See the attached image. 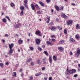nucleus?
<instances>
[{
	"instance_id": "nucleus-16",
	"label": "nucleus",
	"mask_w": 80,
	"mask_h": 80,
	"mask_svg": "<svg viewBox=\"0 0 80 80\" xmlns=\"http://www.w3.org/2000/svg\"><path fill=\"white\" fill-rule=\"evenodd\" d=\"M69 41L71 42H75V40L73 38H70Z\"/></svg>"
},
{
	"instance_id": "nucleus-56",
	"label": "nucleus",
	"mask_w": 80,
	"mask_h": 80,
	"mask_svg": "<svg viewBox=\"0 0 80 80\" xmlns=\"http://www.w3.org/2000/svg\"><path fill=\"white\" fill-rule=\"evenodd\" d=\"M15 67H18V64H17L16 65H15Z\"/></svg>"
},
{
	"instance_id": "nucleus-58",
	"label": "nucleus",
	"mask_w": 80,
	"mask_h": 80,
	"mask_svg": "<svg viewBox=\"0 0 80 80\" xmlns=\"http://www.w3.org/2000/svg\"><path fill=\"white\" fill-rule=\"evenodd\" d=\"M57 27L58 29H59V30H60V26H57Z\"/></svg>"
},
{
	"instance_id": "nucleus-31",
	"label": "nucleus",
	"mask_w": 80,
	"mask_h": 80,
	"mask_svg": "<svg viewBox=\"0 0 80 80\" xmlns=\"http://www.w3.org/2000/svg\"><path fill=\"white\" fill-rule=\"evenodd\" d=\"M24 3L25 4H27V3H28V1L27 0H25Z\"/></svg>"
},
{
	"instance_id": "nucleus-35",
	"label": "nucleus",
	"mask_w": 80,
	"mask_h": 80,
	"mask_svg": "<svg viewBox=\"0 0 80 80\" xmlns=\"http://www.w3.org/2000/svg\"><path fill=\"white\" fill-rule=\"evenodd\" d=\"M11 6L12 7H13L14 6V4L12 2L11 3Z\"/></svg>"
},
{
	"instance_id": "nucleus-50",
	"label": "nucleus",
	"mask_w": 80,
	"mask_h": 80,
	"mask_svg": "<svg viewBox=\"0 0 80 80\" xmlns=\"http://www.w3.org/2000/svg\"><path fill=\"white\" fill-rule=\"evenodd\" d=\"M78 76L77 74H76L74 75V77H77Z\"/></svg>"
},
{
	"instance_id": "nucleus-41",
	"label": "nucleus",
	"mask_w": 80,
	"mask_h": 80,
	"mask_svg": "<svg viewBox=\"0 0 80 80\" xmlns=\"http://www.w3.org/2000/svg\"><path fill=\"white\" fill-rule=\"evenodd\" d=\"M13 76H14V77H15V76H16V72H14L13 73Z\"/></svg>"
},
{
	"instance_id": "nucleus-28",
	"label": "nucleus",
	"mask_w": 80,
	"mask_h": 80,
	"mask_svg": "<svg viewBox=\"0 0 80 80\" xmlns=\"http://www.w3.org/2000/svg\"><path fill=\"white\" fill-rule=\"evenodd\" d=\"M64 33L65 35H66L67 34V30H66V29L64 30Z\"/></svg>"
},
{
	"instance_id": "nucleus-21",
	"label": "nucleus",
	"mask_w": 80,
	"mask_h": 80,
	"mask_svg": "<svg viewBox=\"0 0 80 80\" xmlns=\"http://www.w3.org/2000/svg\"><path fill=\"white\" fill-rule=\"evenodd\" d=\"M59 44H61L62 43H64V40H62L60 41L58 43Z\"/></svg>"
},
{
	"instance_id": "nucleus-1",
	"label": "nucleus",
	"mask_w": 80,
	"mask_h": 80,
	"mask_svg": "<svg viewBox=\"0 0 80 80\" xmlns=\"http://www.w3.org/2000/svg\"><path fill=\"white\" fill-rule=\"evenodd\" d=\"M9 48L10 50L9 51V55H11L13 53V49L12 48L13 47V43H12L11 44L9 45Z\"/></svg>"
},
{
	"instance_id": "nucleus-2",
	"label": "nucleus",
	"mask_w": 80,
	"mask_h": 80,
	"mask_svg": "<svg viewBox=\"0 0 80 80\" xmlns=\"http://www.w3.org/2000/svg\"><path fill=\"white\" fill-rule=\"evenodd\" d=\"M76 72V70L75 69H72V70H70L69 71V73L70 74H73V73H75Z\"/></svg>"
},
{
	"instance_id": "nucleus-11",
	"label": "nucleus",
	"mask_w": 80,
	"mask_h": 80,
	"mask_svg": "<svg viewBox=\"0 0 80 80\" xmlns=\"http://www.w3.org/2000/svg\"><path fill=\"white\" fill-rule=\"evenodd\" d=\"M49 62L50 63H52V57H51L50 55L49 56Z\"/></svg>"
},
{
	"instance_id": "nucleus-36",
	"label": "nucleus",
	"mask_w": 80,
	"mask_h": 80,
	"mask_svg": "<svg viewBox=\"0 0 80 80\" xmlns=\"http://www.w3.org/2000/svg\"><path fill=\"white\" fill-rule=\"evenodd\" d=\"M63 9V6H62L60 8V10H62Z\"/></svg>"
},
{
	"instance_id": "nucleus-14",
	"label": "nucleus",
	"mask_w": 80,
	"mask_h": 80,
	"mask_svg": "<svg viewBox=\"0 0 80 80\" xmlns=\"http://www.w3.org/2000/svg\"><path fill=\"white\" fill-rule=\"evenodd\" d=\"M58 50H59V51L63 52V48L62 47H59L58 48Z\"/></svg>"
},
{
	"instance_id": "nucleus-24",
	"label": "nucleus",
	"mask_w": 80,
	"mask_h": 80,
	"mask_svg": "<svg viewBox=\"0 0 80 80\" xmlns=\"http://www.w3.org/2000/svg\"><path fill=\"white\" fill-rule=\"evenodd\" d=\"M80 26L78 24H77L76 26V28L78 30V29H80Z\"/></svg>"
},
{
	"instance_id": "nucleus-51",
	"label": "nucleus",
	"mask_w": 80,
	"mask_h": 80,
	"mask_svg": "<svg viewBox=\"0 0 80 80\" xmlns=\"http://www.w3.org/2000/svg\"><path fill=\"white\" fill-rule=\"evenodd\" d=\"M19 26L18 25H16V28H19Z\"/></svg>"
},
{
	"instance_id": "nucleus-15",
	"label": "nucleus",
	"mask_w": 80,
	"mask_h": 80,
	"mask_svg": "<svg viewBox=\"0 0 80 80\" xmlns=\"http://www.w3.org/2000/svg\"><path fill=\"white\" fill-rule=\"evenodd\" d=\"M31 7L33 10H35V6L33 4H31Z\"/></svg>"
},
{
	"instance_id": "nucleus-27",
	"label": "nucleus",
	"mask_w": 80,
	"mask_h": 80,
	"mask_svg": "<svg viewBox=\"0 0 80 80\" xmlns=\"http://www.w3.org/2000/svg\"><path fill=\"white\" fill-rule=\"evenodd\" d=\"M37 63L38 64L40 65L41 63L40 61L39 60H37Z\"/></svg>"
},
{
	"instance_id": "nucleus-46",
	"label": "nucleus",
	"mask_w": 80,
	"mask_h": 80,
	"mask_svg": "<svg viewBox=\"0 0 80 80\" xmlns=\"http://www.w3.org/2000/svg\"><path fill=\"white\" fill-rule=\"evenodd\" d=\"M52 42H55V39H52Z\"/></svg>"
},
{
	"instance_id": "nucleus-19",
	"label": "nucleus",
	"mask_w": 80,
	"mask_h": 80,
	"mask_svg": "<svg viewBox=\"0 0 80 80\" xmlns=\"http://www.w3.org/2000/svg\"><path fill=\"white\" fill-rule=\"evenodd\" d=\"M35 8H36V9H37V10H39L40 9V8H39V7L38 6V5L37 4H36L35 5Z\"/></svg>"
},
{
	"instance_id": "nucleus-30",
	"label": "nucleus",
	"mask_w": 80,
	"mask_h": 80,
	"mask_svg": "<svg viewBox=\"0 0 80 80\" xmlns=\"http://www.w3.org/2000/svg\"><path fill=\"white\" fill-rule=\"evenodd\" d=\"M24 5L25 6L26 8H27V9H28V10L29 8H28V5L24 4Z\"/></svg>"
},
{
	"instance_id": "nucleus-5",
	"label": "nucleus",
	"mask_w": 80,
	"mask_h": 80,
	"mask_svg": "<svg viewBox=\"0 0 80 80\" xmlns=\"http://www.w3.org/2000/svg\"><path fill=\"white\" fill-rule=\"evenodd\" d=\"M46 43L48 45H51V46H52V45H54V44H53V43L49 41H47L46 42Z\"/></svg>"
},
{
	"instance_id": "nucleus-9",
	"label": "nucleus",
	"mask_w": 80,
	"mask_h": 80,
	"mask_svg": "<svg viewBox=\"0 0 80 80\" xmlns=\"http://www.w3.org/2000/svg\"><path fill=\"white\" fill-rule=\"evenodd\" d=\"M40 39H37L36 40V43H37L38 45V44H40Z\"/></svg>"
},
{
	"instance_id": "nucleus-48",
	"label": "nucleus",
	"mask_w": 80,
	"mask_h": 80,
	"mask_svg": "<svg viewBox=\"0 0 80 80\" xmlns=\"http://www.w3.org/2000/svg\"><path fill=\"white\" fill-rule=\"evenodd\" d=\"M69 54L71 55H73V53H72V52H69Z\"/></svg>"
},
{
	"instance_id": "nucleus-18",
	"label": "nucleus",
	"mask_w": 80,
	"mask_h": 80,
	"mask_svg": "<svg viewBox=\"0 0 80 80\" xmlns=\"http://www.w3.org/2000/svg\"><path fill=\"white\" fill-rule=\"evenodd\" d=\"M55 8L57 11H59V10H60V9L59 8V7L57 6H55Z\"/></svg>"
},
{
	"instance_id": "nucleus-54",
	"label": "nucleus",
	"mask_w": 80,
	"mask_h": 80,
	"mask_svg": "<svg viewBox=\"0 0 80 80\" xmlns=\"http://www.w3.org/2000/svg\"><path fill=\"white\" fill-rule=\"evenodd\" d=\"M45 67L42 68V70H45Z\"/></svg>"
},
{
	"instance_id": "nucleus-39",
	"label": "nucleus",
	"mask_w": 80,
	"mask_h": 80,
	"mask_svg": "<svg viewBox=\"0 0 80 80\" xmlns=\"http://www.w3.org/2000/svg\"><path fill=\"white\" fill-rule=\"evenodd\" d=\"M65 74L66 75H68V72L66 71Z\"/></svg>"
},
{
	"instance_id": "nucleus-3",
	"label": "nucleus",
	"mask_w": 80,
	"mask_h": 80,
	"mask_svg": "<svg viewBox=\"0 0 80 80\" xmlns=\"http://www.w3.org/2000/svg\"><path fill=\"white\" fill-rule=\"evenodd\" d=\"M72 23H73V21L72 20H69L67 21V25L68 26L72 24Z\"/></svg>"
},
{
	"instance_id": "nucleus-52",
	"label": "nucleus",
	"mask_w": 80,
	"mask_h": 80,
	"mask_svg": "<svg viewBox=\"0 0 80 80\" xmlns=\"http://www.w3.org/2000/svg\"><path fill=\"white\" fill-rule=\"evenodd\" d=\"M5 36L6 37H8V36H9V35L7 34H6L5 35Z\"/></svg>"
},
{
	"instance_id": "nucleus-10",
	"label": "nucleus",
	"mask_w": 80,
	"mask_h": 80,
	"mask_svg": "<svg viewBox=\"0 0 80 80\" xmlns=\"http://www.w3.org/2000/svg\"><path fill=\"white\" fill-rule=\"evenodd\" d=\"M50 16H47V23H49V22H50Z\"/></svg>"
},
{
	"instance_id": "nucleus-43",
	"label": "nucleus",
	"mask_w": 80,
	"mask_h": 80,
	"mask_svg": "<svg viewBox=\"0 0 80 80\" xmlns=\"http://www.w3.org/2000/svg\"><path fill=\"white\" fill-rule=\"evenodd\" d=\"M30 48L31 50H32V51L33 50V47H30Z\"/></svg>"
},
{
	"instance_id": "nucleus-62",
	"label": "nucleus",
	"mask_w": 80,
	"mask_h": 80,
	"mask_svg": "<svg viewBox=\"0 0 80 80\" xmlns=\"http://www.w3.org/2000/svg\"><path fill=\"white\" fill-rule=\"evenodd\" d=\"M44 80H47V78H44Z\"/></svg>"
},
{
	"instance_id": "nucleus-13",
	"label": "nucleus",
	"mask_w": 80,
	"mask_h": 80,
	"mask_svg": "<svg viewBox=\"0 0 80 80\" xmlns=\"http://www.w3.org/2000/svg\"><path fill=\"white\" fill-rule=\"evenodd\" d=\"M39 3L42 7H44L45 6V4H44V3L41 1H40L39 2Z\"/></svg>"
},
{
	"instance_id": "nucleus-60",
	"label": "nucleus",
	"mask_w": 80,
	"mask_h": 80,
	"mask_svg": "<svg viewBox=\"0 0 80 80\" xmlns=\"http://www.w3.org/2000/svg\"><path fill=\"white\" fill-rule=\"evenodd\" d=\"M72 5H73V6H75V3H73L72 4Z\"/></svg>"
},
{
	"instance_id": "nucleus-63",
	"label": "nucleus",
	"mask_w": 80,
	"mask_h": 80,
	"mask_svg": "<svg viewBox=\"0 0 80 80\" xmlns=\"http://www.w3.org/2000/svg\"><path fill=\"white\" fill-rule=\"evenodd\" d=\"M67 72H69V70H68V67H67V70L66 71Z\"/></svg>"
},
{
	"instance_id": "nucleus-20",
	"label": "nucleus",
	"mask_w": 80,
	"mask_h": 80,
	"mask_svg": "<svg viewBox=\"0 0 80 80\" xmlns=\"http://www.w3.org/2000/svg\"><path fill=\"white\" fill-rule=\"evenodd\" d=\"M32 59L31 58H29L27 61L26 63H28V62H31V61H32Z\"/></svg>"
},
{
	"instance_id": "nucleus-42",
	"label": "nucleus",
	"mask_w": 80,
	"mask_h": 80,
	"mask_svg": "<svg viewBox=\"0 0 80 80\" xmlns=\"http://www.w3.org/2000/svg\"><path fill=\"white\" fill-rule=\"evenodd\" d=\"M37 13H38V14H41L42 13H41V12H40V11H38L37 12Z\"/></svg>"
},
{
	"instance_id": "nucleus-64",
	"label": "nucleus",
	"mask_w": 80,
	"mask_h": 80,
	"mask_svg": "<svg viewBox=\"0 0 80 80\" xmlns=\"http://www.w3.org/2000/svg\"><path fill=\"white\" fill-rule=\"evenodd\" d=\"M22 71V69H20L19 71V72H21Z\"/></svg>"
},
{
	"instance_id": "nucleus-49",
	"label": "nucleus",
	"mask_w": 80,
	"mask_h": 80,
	"mask_svg": "<svg viewBox=\"0 0 80 80\" xmlns=\"http://www.w3.org/2000/svg\"><path fill=\"white\" fill-rule=\"evenodd\" d=\"M75 38H79V36H77V35L76 36H75Z\"/></svg>"
},
{
	"instance_id": "nucleus-38",
	"label": "nucleus",
	"mask_w": 80,
	"mask_h": 80,
	"mask_svg": "<svg viewBox=\"0 0 80 80\" xmlns=\"http://www.w3.org/2000/svg\"><path fill=\"white\" fill-rule=\"evenodd\" d=\"M50 25H53V22H51V23L49 24Z\"/></svg>"
},
{
	"instance_id": "nucleus-12",
	"label": "nucleus",
	"mask_w": 80,
	"mask_h": 80,
	"mask_svg": "<svg viewBox=\"0 0 80 80\" xmlns=\"http://www.w3.org/2000/svg\"><path fill=\"white\" fill-rule=\"evenodd\" d=\"M40 75H42V72H38V73H36L35 74V76H36V77H37L38 76H40Z\"/></svg>"
},
{
	"instance_id": "nucleus-23",
	"label": "nucleus",
	"mask_w": 80,
	"mask_h": 80,
	"mask_svg": "<svg viewBox=\"0 0 80 80\" xmlns=\"http://www.w3.org/2000/svg\"><path fill=\"white\" fill-rule=\"evenodd\" d=\"M53 58L54 60H57V57H56L55 56H53Z\"/></svg>"
},
{
	"instance_id": "nucleus-47",
	"label": "nucleus",
	"mask_w": 80,
	"mask_h": 80,
	"mask_svg": "<svg viewBox=\"0 0 80 80\" xmlns=\"http://www.w3.org/2000/svg\"><path fill=\"white\" fill-rule=\"evenodd\" d=\"M31 64L32 66H33V65H34V63H33V62H32Z\"/></svg>"
},
{
	"instance_id": "nucleus-22",
	"label": "nucleus",
	"mask_w": 80,
	"mask_h": 80,
	"mask_svg": "<svg viewBox=\"0 0 80 80\" xmlns=\"http://www.w3.org/2000/svg\"><path fill=\"white\" fill-rule=\"evenodd\" d=\"M43 53L47 56H48V52H47V51H44Z\"/></svg>"
},
{
	"instance_id": "nucleus-53",
	"label": "nucleus",
	"mask_w": 80,
	"mask_h": 80,
	"mask_svg": "<svg viewBox=\"0 0 80 80\" xmlns=\"http://www.w3.org/2000/svg\"><path fill=\"white\" fill-rule=\"evenodd\" d=\"M21 77H23V73H22L21 75Z\"/></svg>"
},
{
	"instance_id": "nucleus-37",
	"label": "nucleus",
	"mask_w": 80,
	"mask_h": 80,
	"mask_svg": "<svg viewBox=\"0 0 80 80\" xmlns=\"http://www.w3.org/2000/svg\"><path fill=\"white\" fill-rule=\"evenodd\" d=\"M0 66L1 67H3V64L2 63H0Z\"/></svg>"
},
{
	"instance_id": "nucleus-26",
	"label": "nucleus",
	"mask_w": 80,
	"mask_h": 80,
	"mask_svg": "<svg viewBox=\"0 0 80 80\" xmlns=\"http://www.w3.org/2000/svg\"><path fill=\"white\" fill-rule=\"evenodd\" d=\"M2 21L3 22H4V23H6V22H7V19L5 18H4L2 19Z\"/></svg>"
},
{
	"instance_id": "nucleus-32",
	"label": "nucleus",
	"mask_w": 80,
	"mask_h": 80,
	"mask_svg": "<svg viewBox=\"0 0 80 80\" xmlns=\"http://www.w3.org/2000/svg\"><path fill=\"white\" fill-rule=\"evenodd\" d=\"M29 78L30 80H32L33 79V77L30 76L29 77Z\"/></svg>"
},
{
	"instance_id": "nucleus-44",
	"label": "nucleus",
	"mask_w": 80,
	"mask_h": 80,
	"mask_svg": "<svg viewBox=\"0 0 80 80\" xmlns=\"http://www.w3.org/2000/svg\"><path fill=\"white\" fill-rule=\"evenodd\" d=\"M55 37V35H52L51 36V38H54Z\"/></svg>"
},
{
	"instance_id": "nucleus-6",
	"label": "nucleus",
	"mask_w": 80,
	"mask_h": 80,
	"mask_svg": "<svg viewBox=\"0 0 80 80\" xmlns=\"http://www.w3.org/2000/svg\"><path fill=\"white\" fill-rule=\"evenodd\" d=\"M35 34L38 35L39 36H41V37L42 36V34H41V32H40V31H37L36 32Z\"/></svg>"
},
{
	"instance_id": "nucleus-34",
	"label": "nucleus",
	"mask_w": 80,
	"mask_h": 80,
	"mask_svg": "<svg viewBox=\"0 0 80 80\" xmlns=\"http://www.w3.org/2000/svg\"><path fill=\"white\" fill-rule=\"evenodd\" d=\"M21 16H22V15H23V11H22L21 12Z\"/></svg>"
},
{
	"instance_id": "nucleus-57",
	"label": "nucleus",
	"mask_w": 80,
	"mask_h": 80,
	"mask_svg": "<svg viewBox=\"0 0 80 80\" xmlns=\"http://www.w3.org/2000/svg\"><path fill=\"white\" fill-rule=\"evenodd\" d=\"M43 63L44 64H45V63H46V62L45 61H43Z\"/></svg>"
},
{
	"instance_id": "nucleus-4",
	"label": "nucleus",
	"mask_w": 80,
	"mask_h": 80,
	"mask_svg": "<svg viewBox=\"0 0 80 80\" xmlns=\"http://www.w3.org/2000/svg\"><path fill=\"white\" fill-rule=\"evenodd\" d=\"M61 16L62 17V18H68V17H67L66 15H65L63 13L61 12Z\"/></svg>"
},
{
	"instance_id": "nucleus-8",
	"label": "nucleus",
	"mask_w": 80,
	"mask_h": 80,
	"mask_svg": "<svg viewBox=\"0 0 80 80\" xmlns=\"http://www.w3.org/2000/svg\"><path fill=\"white\" fill-rule=\"evenodd\" d=\"M50 29L52 31H55V30H57V28L54 26H52L50 27Z\"/></svg>"
},
{
	"instance_id": "nucleus-59",
	"label": "nucleus",
	"mask_w": 80,
	"mask_h": 80,
	"mask_svg": "<svg viewBox=\"0 0 80 80\" xmlns=\"http://www.w3.org/2000/svg\"><path fill=\"white\" fill-rule=\"evenodd\" d=\"M2 42H3V43H4V42H5V40L4 39H2Z\"/></svg>"
},
{
	"instance_id": "nucleus-29",
	"label": "nucleus",
	"mask_w": 80,
	"mask_h": 80,
	"mask_svg": "<svg viewBox=\"0 0 80 80\" xmlns=\"http://www.w3.org/2000/svg\"><path fill=\"white\" fill-rule=\"evenodd\" d=\"M38 50H39V51H41L42 50V48H40V47L39 46L38 47Z\"/></svg>"
},
{
	"instance_id": "nucleus-40",
	"label": "nucleus",
	"mask_w": 80,
	"mask_h": 80,
	"mask_svg": "<svg viewBox=\"0 0 80 80\" xmlns=\"http://www.w3.org/2000/svg\"><path fill=\"white\" fill-rule=\"evenodd\" d=\"M46 2L48 3L50 2V0H46Z\"/></svg>"
},
{
	"instance_id": "nucleus-33",
	"label": "nucleus",
	"mask_w": 80,
	"mask_h": 80,
	"mask_svg": "<svg viewBox=\"0 0 80 80\" xmlns=\"http://www.w3.org/2000/svg\"><path fill=\"white\" fill-rule=\"evenodd\" d=\"M5 18L8 19V20L9 21H10V18H9V17L8 16H5Z\"/></svg>"
},
{
	"instance_id": "nucleus-61",
	"label": "nucleus",
	"mask_w": 80,
	"mask_h": 80,
	"mask_svg": "<svg viewBox=\"0 0 80 80\" xmlns=\"http://www.w3.org/2000/svg\"><path fill=\"white\" fill-rule=\"evenodd\" d=\"M6 65H8V62H6Z\"/></svg>"
},
{
	"instance_id": "nucleus-17",
	"label": "nucleus",
	"mask_w": 80,
	"mask_h": 80,
	"mask_svg": "<svg viewBox=\"0 0 80 80\" xmlns=\"http://www.w3.org/2000/svg\"><path fill=\"white\" fill-rule=\"evenodd\" d=\"M20 9L21 10L23 11V10L25 9V7H24V6H21L20 7Z\"/></svg>"
},
{
	"instance_id": "nucleus-7",
	"label": "nucleus",
	"mask_w": 80,
	"mask_h": 80,
	"mask_svg": "<svg viewBox=\"0 0 80 80\" xmlns=\"http://www.w3.org/2000/svg\"><path fill=\"white\" fill-rule=\"evenodd\" d=\"M77 53L76 54V56H78L80 54V49L78 48L77 49Z\"/></svg>"
},
{
	"instance_id": "nucleus-25",
	"label": "nucleus",
	"mask_w": 80,
	"mask_h": 80,
	"mask_svg": "<svg viewBox=\"0 0 80 80\" xmlns=\"http://www.w3.org/2000/svg\"><path fill=\"white\" fill-rule=\"evenodd\" d=\"M18 43H19L20 44L22 43H23V40L21 39L19 40Z\"/></svg>"
},
{
	"instance_id": "nucleus-45",
	"label": "nucleus",
	"mask_w": 80,
	"mask_h": 80,
	"mask_svg": "<svg viewBox=\"0 0 80 80\" xmlns=\"http://www.w3.org/2000/svg\"><path fill=\"white\" fill-rule=\"evenodd\" d=\"M49 80H52V77H50L49 78Z\"/></svg>"
},
{
	"instance_id": "nucleus-55",
	"label": "nucleus",
	"mask_w": 80,
	"mask_h": 80,
	"mask_svg": "<svg viewBox=\"0 0 80 80\" xmlns=\"http://www.w3.org/2000/svg\"><path fill=\"white\" fill-rule=\"evenodd\" d=\"M42 48H45V45H42Z\"/></svg>"
}]
</instances>
